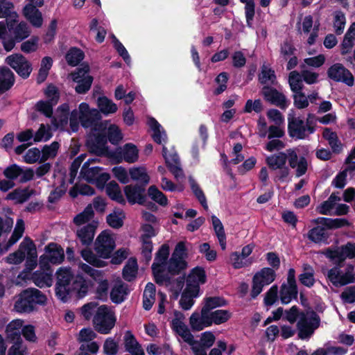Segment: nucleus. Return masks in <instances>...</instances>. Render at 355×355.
<instances>
[{
	"mask_svg": "<svg viewBox=\"0 0 355 355\" xmlns=\"http://www.w3.org/2000/svg\"><path fill=\"white\" fill-rule=\"evenodd\" d=\"M57 26L58 20L56 19H53L51 21L47 31L43 37L44 43L47 44L53 42L57 32Z\"/></svg>",
	"mask_w": 355,
	"mask_h": 355,
	"instance_id": "63",
	"label": "nucleus"
},
{
	"mask_svg": "<svg viewBox=\"0 0 355 355\" xmlns=\"http://www.w3.org/2000/svg\"><path fill=\"white\" fill-rule=\"evenodd\" d=\"M33 3L26 4L23 9L25 18L35 28H40L43 24L42 12Z\"/></svg>",
	"mask_w": 355,
	"mask_h": 355,
	"instance_id": "23",
	"label": "nucleus"
},
{
	"mask_svg": "<svg viewBox=\"0 0 355 355\" xmlns=\"http://www.w3.org/2000/svg\"><path fill=\"white\" fill-rule=\"evenodd\" d=\"M328 76L330 78L343 82L348 86H352L354 84V77L351 72L345 69L341 64H335L328 70Z\"/></svg>",
	"mask_w": 355,
	"mask_h": 355,
	"instance_id": "16",
	"label": "nucleus"
},
{
	"mask_svg": "<svg viewBox=\"0 0 355 355\" xmlns=\"http://www.w3.org/2000/svg\"><path fill=\"white\" fill-rule=\"evenodd\" d=\"M189 324L192 331H200L211 326L209 312L202 308L200 313L194 312L189 318Z\"/></svg>",
	"mask_w": 355,
	"mask_h": 355,
	"instance_id": "17",
	"label": "nucleus"
},
{
	"mask_svg": "<svg viewBox=\"0 0 355 355\" xmlns=\"http://www.w3.org/2000/svg\"><path fill=\"white\" fill-rule=\"evenodd\" d=\"M107 142L106 133L97 132L89 136L86 146L91 153L97 156L110 155Z\"/></svg>",
	"mask_w": 355,
	"mask_h": 355,
	"instance_id": "10",
	"label": "nucleus"
},
{
	"mask_svg": "<svg viewBox=\"0 0 355 355\" xmlns=\"http://www.w3.org/2000/svg\"><path fill=\"white\" fill-rule=\"evenodd\" d=\"M228 79L229 76L227 72H221L216 76V78H215V81L219 85L214 89V95L218 96L227 89V83Z\"/></svg>",
	"mask_w": 355,
	"mask_h": 355,
	"instance_id": "60",
	"label": "nucleus"
},
{
	"mask_svg": "<svg viewBox=\"0 0 355 355\" xmlns=\"http://www.w3.org/2000/svg\"><path fill=\"white\" fill-rule=\"evenodd\" d=\"M129 173L130 178L133 180L139 181L141 185L146 186L149 183L150 177L144 168L137 167L130 168Z\"/></svg>",
	"mask_w": 355,
	"mask_h": 355,
	"instance_id": "45",
	"label": "nucleus"
},
{
	"mask_svg": "<svg viewBox=\"0 0 355 355\" xmlns=\"http://www.w3.org/2000/svg\"><path fill=\"white\" fill-rule=\"evenodd\" d=\"M94 162H96V159H89L83 164L80 172L83 178L89 184H94L95 178L98 177L103 170V168L100 166L89 167L90 164Z\"/></svg>",
	"mask_w": 355,
	"mask_h": 355,
	"instance_id": "26",
	"label": "nucleus"
},
{
	"mask_svg": "<svg viewBox=\"0 0 355 355\" xmlns=\"http://www.w3.org/2000/svg\"><path fill=\"white\" fill-rule=\"evenodd\" d=\"M129 293L128 286L127 284L119 282L116 283L112 287L110 292V299L114 304H119L122 303Z\"/></svg>",
	"mask_w": 355,
	"mask_h": 355,
	"instance_id": "28",
	"label": "nucleus"
},
{
	"mask_svg": "<svg viewBox=\"0 0 355 355\" xmlns=\"http://www.w3.org/2000/svg\"><path fill=\"white\" fill-rule=\"evenodd\" d=\"M167 148L164 146L162 154L164 157L166 167L175 178L184 177V172L180 165V159L178 154L173 153L167 155Z\"/></svg>",
	"mask_w": 355,
	"mask_h": 355,
	"instance_id": "21",
	"label": "nucleus"
},
{
	"mask_svg": "<svg viewBox=\"0 0 355 355\" xmlns=\"http://www.w3.org/2000/svg\"><path fill=\"white\" fill-rule=\"evenodd\" d=\"M97 105L99 108L98 111L105 115L115 113L117 111L116 105L105 96L98 97Z\"/></svg>",
	"mask_w": 355,
	"mask_h": 355,
	"instance_id": "40",
	"label": "nucleus"
},
{
	"mask_svg": "<svg viewBox=\"0 0 355 355\" xmlns=\"http://www.w3.org/2000/svg\"><path fill=\"white\" fill-rule=\"evenodd\" d=\"M315 222L329 229H337L349 225V223L345 218H319Z\"/></svg>",
	"mask_w": 355,
	"mask_h": 355,
	"instance_id": "41",
	"label": "nucleus"
},
{
	"mask_svg": "<svg viewBox=\"0 0 355 355\" xmlns=\"http://www.w3.org/2000/svg\"><path fill=\"white\" fill-rule=\"evenodd\" d=\"M80 255L85 261L94 267L102 268L107 266L106 262L100 259L97 254H94L89 247L81 250Z\"/></svg>",
	"mask_w": 355,
	"mask_h": 355,
	"instance_id": "34",
	"label": "nucleus"
},
{
	"mask_svg": "<svg viewBox=\"0 0 355 355\" xmlns=\"http://www.w3.org/2000/svg\"><path fill=\"white\" fill-rule=\"evenodd\" d=\"M116 248V243L107 230L102 231L94 243V249L98 257L107 259L111 257Z\"/></svg>",
	"mask_w": 355,
	"mask_h": 355,
	"instance_id": "3",
	"label": "nucleus"
},
{
	"mask_svg": "<svg viewBox=\"0 0 355 355\" xmlns=\"http://www.w3.org/2000/svg\"><path fill=\"white\" fill-rule=\"evenodd\" d=\"M211 324H220L226 322L231 318V313L227 310H216L209 312Z\"/></svg>",
	"mask_w": 355,
	"mask_h": 355,
	"instance_id": "52",
	"label": "nucleus"
},
{
	"mask_svg": "<svg viewBox=\"0 0 355 355\" xmlns=\"http://www.w3.org/2000/svg\"><path fill=\"white\" fill-rule=\"evenodd\" d=\"M116 318L107 305H101L97 308L94 315L92 323L94 329L99 334H108L114 328Z\"/></svg>",
	"mask_w": 355,
	"mask_h": 355,
	"instance_id": "2",
	"label": "nucleus"
},
{
	"mask_svg": "<svg viewBox=\"0 0 355 355\" xmlns=\"http://www.w3.org/2000/svg\"><path fill=\"white\" fill-rule=\"evenodd\" d=\"M204 302L202 308L209 312L215 308L225 306L227 304L225 299L220 296L207 297L204 299Z\"/></svg>",
	"mask_w": 355,
	"mask_h": 355,
	"instance_id": "47",
	"label": "nucleus"
},
{
	"mask_svg": "<svg viewBox=\"0 0 355 355\" xmlns=\"http://www.w3.org/2000/svg\"><path fill=\"white\" fill-rule=\"evenodd\" d=\"M73 279L71 268H60L56 272L55 294L62 302L69 299V288Z\"/></svg>",
	"mask_w": 355,
	"mask_h": 355,
	"instance_id": "4",
	"label": "nucleus"
},
{
	"mask_svg": "<svg viewBox=\"0 0 355 355\" xmlns=\"http://www.w3.org/2000/svg\"><path fill=\"white\" fill-rule=\"evenodd\" d=\"M258 79L261 85H266L268 83H270L271 85H275L277 83V77L275 71L266 65L261 67V73L258 76Z\"/></svg>",
	"mask_w": 355,
	"mask_h": 355,
	"instance_id": "44",
	"label": "nucleus"
},
{
	"mask_svg": "<svg viewBox=\"0 0 355 355\" xmlns=\"http://www.w3.org/2000/svg\"><path fill=\"white\" fill-rule=\"evenodd\" d=\"M60 144L58 141H53L50 145H44L42 149V156L40 163L45 162L49 158H53L57 155Z\"/></svg>",
	"mask_w": 355,
	"mask_h": 355,
	"instance_id": "46",
	"label": "nucleus"
},
{
	"mask_svg": "<svg viewBox=\"0 0 355 355\" xmlns=\"http://www.w3.org/2000/svg\"><path fill=\"white\" fill-rule=\"evenodd\" d=\"M106 136L107 141L108 140L113 145H117L123 139L121 130L114 124L109 126Z\"/></svg>",
	"mask_w": 355,
	"mask_h": 355,
	"instance_id": "53",
	"label": "nucleus"
},
{
	"mask_svg": "<svg viewBox=\"0 0 355 355\" xmlns=\"http://www.w3.org/2000/svg\"><path fill=\"white\" fill-rule=\"evenodd\" d=\"M55 105L49 101L40 100L37 101L35 105V110L44 114L47 118L53 116V106Z\"/></svg>",
	"mask_w": 355,
	"mask_h": 355,
	"instance_id": "54",
	"label": "nucleus"
},
{
	"mask_svg": "<svg viewBox=\"0 0 355 355\" xmlns=\"http://www.w3.org/2000/svg\"><path fill=\"white\" fill-rule=\"evenodd\" d=\"M35 284L42 288L44 286H50L52 282V274L48 272L36 270L32 275Z\"/></svg>",
	"mask_w": 355,
	"mask_h": 355,
	"instance_id": "38",
	"label": "nucleus"
},
{
	"mask_svg": "<svg viewBox=\"0 0 355 355\" xmlns=\"http://www.w3.org/2000/svg\"><path fill=\"white\" fill-rule=\"evenodd\" d=\"M304 80L308 85H311V71L306 70L302 76L297 71H293L289 74L288 83L291 89L293 92H296L302 89V80Z\"/></svg>",
	"mask_w": 355,
	"mask_h": 355,
	"instance_id": "22",
	"label": "nucleus"
},
{
	"mask_svg": "<svg viewBox=\"0 0 355 355\" xmlns=\"http://www.w3.org/2000/svg\"><path fill=\"white\" fill-rule=\"evenodd\" d=\"M254 276H257L259 282L265 286H268L272 283L276 278L275 270L271 268L265 267L256 272Z\"/></svg>",
	"mask_w": 355,
	"mask_h": 355,
	"instance_id": "42",
	"label": "nucleus"
},
{
	"mask_svg": "<svg viewBox=\"0 0 355 355\" xmlns=\"http://www.w3.org/2000/svg\"><path fill=\"white\" fill-rule=\"evenodd\" d=\"M288 131L289 136L291 137L304 139L306 130L311 132V113L307 114L306 128L304 127L303 120L293 115H288Z\"/></svg>",
	"mask_w": 355,
	"mask_h": 355,
	"instance_id": "11",
	"label": "nucleus"
},
{
	"mask_svg": "<svg viewBox=\"0 0 355 355\" xmlns=\"http://www.w3.org/2000/svg\"><path fill=\"white\" fill-rule=\"evenodd\" d=\"M166 270L171 276H176L182 273L188 267L187 260L178 259L171 257L166 265Z\"/></svg>",
	"mask_w": 355,
	"mask_h": 355,
	"instance_id": "29",
	"label": "nucleus"
},
{
	"mask_svg": "<svg viewBox=\"0 0 355 355\" xmlns=\"http://www.w3.org/2000/svg\"><path fill=\"white\" fill-rule=\"evenodd\" d=\"M138 272L137 260L135 257H130L122 271V277L127 282H132L137 277Z\"/></svg>",
	"mask_w": 355,
	"mask_h": 355,
	"instance_id": "30",
	"label": "nucleus"
},
{
	"mask_svg": "<svg viewBox=\"0 0 355 355\" xmlns=\"http://www.w3.org/2000/svg\"><path fill=\"white\" fill-rule=\"evenodd\" d=\"M169 254L170 249L168 245H162L155 253L154 262L152 265H156V267H165L169 259Z\"/></svg>",
	"mask_w": 355,
	"mask_h": 355,
	"instance_id": "37",
	"label": "nucleus"
},
{
	"mask_svg": "<svg viewBox=\"0 0 355 355\" xmlns=\"http://www.w3.org/2000/svg\"><path fill=\"white\" fill-rule=\"evenodd\" d=\"M106 193L112 200L122 205H125L126 202L122 195L120 187L115 181L112 180L108 183L106 187Z\"/></svg>",
	"mask_w": 355,
	"mask_h": 355,
	"instance_id": "35",
	"label": "nucleus"
},
{
	"mask_svg": "<svg viewBox=\"0 0 355 355\" xmlns=\"http://www.w3.org/2000/svg\"><path fill=\"white\" fill-rule=\"evenodd\" d=\"M8 31L13 34V37L17 42H20L29 37L31 31L28 24L24 21L17 24L15 19L7 22Z\"/></svg>",
	"mask_w": 355,
	"mask_h": 355,
	"instance_id": "20",
	"label": "nucleus"
},
{
	"mask_svg": "<svg viewBox=\"0 0 355 355\" xmlns=\"http://www.w3.org/2000/svg\"><path fill=\"white\" fill-rule=\"evenodd\" d=\"M88 288L89 284L82 275L73 276L69 288V298L73 295L78 298H83L87 294Z\"/></svg>",
	"mask_w": 355,
	"mask_h": 355,
	"instance_id": "18",
	"label": "nucleus"
},
{
	"mask_svg": "<svg viewBox=\"0 0 355 355\" xmlns=\"http://www.w3.org/2000/svg\"><path fill=\"white\" fill-rule=\"evenodd\" d=\"M144 185L136 184L135 185L129 184L124 187V193L130 205L138 203L144 205L146 202V196L145 194Z\"/></svg>",
	"mask_w": 355,
	"mask_h": 355,
	"instance_id": "15",
	"label": "nucleus"
},
{
	"mask_svg": "<svg viewBox=\"0 0 355 355\" xmlns=\"http://www.w3.org/2000/svg\"><path fill=\"white\" fill-rule=\"evenodd\" d=\"M46 256L53 264H60L64 259L63 248L56 243H50L45 247Z\"/></svg>",
	"mask_w": 355,
	"mask_h": 355,
	"instance_id": "25",
	"label": "nucleus"
},
{
	"mask_svg": "<svg viewBox=\"0 0 355 355\" xmlns=\"http://www.w3.org/2000/svg\"><path fill=\"white\" fill-rule=\"evenodd\" d=\"M24 229V221L21 218L17 219L15 230L8 241L6 249L13 245L21 238Z\"/></svg>",
	"mask_w": 355,
	"mask_h": 355,
	"instance_id": "49",
	"label": "nucleus"
},
{
	"mask_svg": "<svg viewBox=\"0 0 355 355\" xmlns=\"http://www.w3.org/2000/svg\"><path fill=\"white\" fill-rule=\"evenodd\" d=\"M287 161V155L284 152H279L277 154L268 156L266 159V163L272 171H276L286 165Z\"/></svg>",
	"mask_w": 355,
	"mask_h": 355,
	"instance_id": "33",
	"label": "nucleus"
},
{
	"mask_svg": "<svg viewBox=\"0 0 355 355\" xmlns=\"http://www.w3.org/2000/svg\"><path fill=\"white\" fill-rule=\"evenodd\" d=\"M148 196L159 205L165 207L168 205L166 195L160 191L155 185H151L148 189Z\"/></svg>",
	"mask_w": 355,
	"mask_h": 355,
	"instance_id": "48",
	"label": "nucleus"
},
{
	"mask_svg": "<svg viewBox=\"0 0 355 355\" xmlns=\"http://www.w3.org/2000/svg\"><path fill=\"white\" fill-rule=\"evenodd\" d=\"M23 172V168L16 164H11L6 167L3 174V175L10 180H15L19 177Z\"/></svg>",
	"mask_w": 355,
	"mask_h": 355,
	"instance_id": "59",
	"label": "nucleus"
},
{
	"mask_svg": "<svg viewBox=\"0 0 355 355\" xmlns=\"http://www.w3.org/2000/svg\"><path fill=\"white\" fill-rule=\"evenodd\" d=\"M324 254L335 264L342 266L345 259H355V243L347 242L334 249H328Z\"/></svg>",
	"mask_w": 355,
	"mask_h": 355,
	"instance_id": "6",
	"label": "nucleus"
},
{
	"mask_svg": "<svg viewBox=\"0 0 355 355\" xmlns=\"http://www.w3.org/2000/svg\"><path fill=\"white\" fill-rule=\"evenodd\" d=\"M98 285L96 288V298L102 301H106L107 299L109 283L107 279H101L98 280Z\"/></svg>",
	"mask_w": 355,
	"mask_h": 355,
	"instance_id": "62",
	"label": "nucleus"
},
{
	"mask_svg": "<svg viewBox=\"0 0 355 355\" xmlns=\"http://www.w3.org/2000/svg\"><path fill=\"white\" fill-rule=\"evenodd\" d=\"M84 57L82 50L77 47H72L66 54L65 58L69 65L76 67L84 59Z\"/></svg>",
	"mask_w": 355,
	"mask_h": 355,
	"instance_id": "43",
	"label": "nucleus"
},
{
	"mask_svg": "<svg viewBox=\"0 0 355 355\" xmlns=\"http://www.w3.org/2000/svg\"><path fill=\"white\" fill-rule=\"evenodd\" d=\"M242 3H245V15L247 26L250 27L252 21L255 15V3L254 0H239Z\"/></svg>",
	"mask_w": 355,
	"mask_h": 355,
	"instance_id": "55",
	"label": "nucleus"
},
{
	"mask_svg": "<svg viewBox=\"0 0 355 355\" xmlns=\"http://www.w3.org/2000/svg\"><path fill=\"white\" fill-rule=\"evenodd\" d=\"M5 62L24 80L28 78L33 71L31 62L21 53H13L8 55Z\"/></svg>",
	"mask_w": 355,
	"mask_h": 355,
	"instance_id": "5",
	"label": "nucleus"
},
{
	"mask_svg": "<svg viewBox=\"0 0 355 355\" xmlns=\"http://www.w3.org/2000/svg\"><path fill=\"white\" fill-rule=\"evenodd\" d=\"M88 65L79 67L77 71L71 73L72 80L76 83L75 91L77 94H85L91 88L94 80L93 76L89 75Z\"/></svg>",
	"mask_w": 355,
	"mask_h": 355,
	"instance_id": "8",
	"label": "nucleus"
},
{
	"mask_svg": "<svg viewBox=\"0 0 355 355\" xmlns=\"http://www.w3.org/2000/svg\"><path fill=\"white\" fill-rule=\"evenodd\" d=\"M26 252L24 248H21V244L19 249L13 253L10 254L6 258V261L9 264H19L21 263L26 257Z\"/></svg>",
	"mask_w": 355,
	"mask_h": 355,
	"instance_id": "61",
	"label": "nucleus"
},
{
	"mask_svg": "<svg viewBox=\"0 0 355 355\" xmlns=\"http://www.w3.org/2000/svg\"><path fill=\"white\" fill-rule=\"evenodd\" d=\"M110 156L116 159V163H121L124 159L128 163H135L139 158V150L137 146L132 144H125L121 150L110 153Z\"/></svg>",
	"mask_w": 355,
	"mask_h": 355,
	"instance_id": "14",
	"label": "nucleus"
},
{
	"mask_svg": "<svg viewBox=\"0 0 355 355\" xmlns=\"http://www.w3.org/2000/svg\"><path fill=\"white\" fill-rule=\"evenodd\" d=\"M191 189L196 196V198L198 199L202 207L205 209H208V205L207 202V199L205 197V195L203 192V191L201 189L200 186L198 183H196L193 180L191 181Z\"/></svg>",
	"mask_w": 355,
	"mask_h": 355,
	"instance_id": "58",
	"label": "nucleus"
},
{
	"mask_svg": "<svg viewBox=\"0 0 355 355\" xmlns=\"http://www.w3.org/2000/svg\"><path fill=\"white\" fill-rule=\"evenodd\" d=\"M96 228V225L87 223L76 230V239L83 246L89 247L92 244Z\"/></svg>",
	"mask_w": 355,
	"mask_h": 355,
	"instance_id": "19",
	"label": "nucleus"
},
{
	"mask_svg": "<svg viewBox=\"0 0 355 355\" xmlns=\"http://www.w3.org/2000/svg\"><path fill=\"white\" fill-rule=\"evenodd\" d=\"M156 265H152L151 269L155 282L159 286L166 284L168 286L172 284V276L170 274L164 273V267H156Z\"/></svg>",
	"mask_w": 355,
	"mask_h": 355,
	"instance_id": "32",
	"label": "nucleus"
},
{
	"mask_svg": "<svg viewBox=\"0 0 355 355\" xmlns=\"http://www.w3.org/2000/svg\"><path fill=\"white\" fill-rule=\"evenodd\" d=\"M124 218L125 215L123 211H119V214L114 211L107 216L106 222L110 227L114 229H119L123 225Z\"/></svg>",
	"mask_w": 355,
	"mask_h": 355,
	"instance_id": "51",
	"label": "nucleus"
},
{
	"mask_svg": "<svg viewBox=\"0 0 355 355\" xmlns=\"http://www.w3.org/2000/svg\"><path fill=\"white\" fill-rule=\"evenodd\" d=\"M261 94L266 101L280 107L282 110H285L288 106L285 95L271 86L264 85L261 89Z\"/></svg>",
	"mask_w": 355,
	"mask_h": 355,
	"instance_id": "13",
	"label": "nucleus"
},
{
	"mask_svg": "<svg viewBox=\"0 0 355 355\" xmlns=\"http://www.w3.org/2000/svg\"><path fill=\"white\" fill-rule=\"evenodd\" d=\"M123 340L126 352L132 355H145L141 345L137 342L135 336L130 331H127L125 333Z\"/></svg>",
	"mask_w": 355,
	"mask_h": 355,
	"instance_id": "27",
	"label": "nucleus"
},
{
	"mask_svg": "<svg viewBox=\"0 0 355 355\" xmlns=\"http://www.w3.org/2000/svg\"><path fill=\"white\" fill-rule=\"evenodd\" d=\"M187 279L190 282H198L199 284H204L207 282V275L205 269L200 266H196L192 268Z\"/></svg>",
	"mask_w": 355,
	"mask_h": 355,
	"instance_id": "50",
	"label": "nucleus"
},
{
	"mask_svg": "<svg viewBox=\"0 0 355 355\" xmlns=\"http://www.w3.org/2000/svg\"><path fill=\"white\" fill-rule=\"evenodd\" d=\"M346 24V19L345 14L341 11H336L334 13L333 25L335 32L338 35L343 33Z\"/></svg>",
	"mask_w": 355,
	"mask_h": 355,
	"instance_id": "56",
	"label": "nucleus"
},
{
	"mask_svg": "<svg viewBox=\"0 0 355 355\" xmlns=\"http://www.w3.org/2000/svg\"><path fill=\"white\" fill-rule=\"evenodd\" d=\"M15 76L8 67H0V96L9 91L15 85Z\"/></svg>",
	"mask_w": 355,
	"mask_h": 355,
	"instance_id": "24",
	"label": "nucleus"
},
{
	"mask_svg": "<svg viewBox=\"0 0 355 355\" xmlns=\"http://www.w3.org/2000/svg\"><path fill=\"white\" fill-rule=\"evenodd\" d=\"M296 29L300 34H308L311 32V15H306L303 18L301 14L298 17V21L296 24Z\"/></svg>",
	"mask_w": 355,
	"mask_h": 355,
	"instance_id": "57",
	"label": "nucleus"
},
{
	"mask_svg": "<svg viewBox=\"0 0 355 355\" xmlns=\"http://www.w3.org/2000/svg\"><path fill=\"white\" fill-rule=\"evenodd\" d=\"M78 109L80 110L79 121L85 128L92 127L94 122L101 121L102 119L101 112L97 109H91L87 103H81Z\"/></svg>",
	"mask_w": 355,
	"mask_h": 355,
	"instance_id": "12",
	"label": "nucleus"
},
{
	"mask_svg": "<svg viewBox=\"0 0 355 355\" xmlns=\"http://www.w3.org/2000/svg\"><path fill=\"white\" fill-rule=\"evenodd\" d=\"M34 193V190H29L28 187L24 189L17 188L9 193L6 197V200H17L19 204H22L27 201L30 197Z\"/></svg>",
	"mask_w": 355,
	"mask_h": 355,
	"instance_id": "31",
	"label": "nucleus"
},
{
	"mask_svg": "<svg viewBox=\"0 0 355 355\" xmlns=\"http://www.w3.org/2000/svg\"><path fill=\"white\" fill-rule=\"evenodd\" d=\"M337 266L329 270L327 275L329 279L335 286H343L354 282V266L352 264L347 265L345 272L340 269V266Z\"/></svg>",
	"mask_w": 355,
	"mask_h": 355,
	"instance_id": "7",
	"label": "nucleus"
},
{
	"mask_svg": "<svg viewBox=\"0 0 355 355\" xmlns=\"http://www.w3.org/2000/svg\"><path fill=\"white\" fill-rule=\"evenodd\" d=\"M21 248L26 250L28 257L25 263V268L18 275L19 278L25 279L26 274H29L37 266V250L33 240L26 236L21 243Z\"/></svg>",
	"mask_w": 355,
	"mask_h": 355,
	"instance_id": "9",
	"label": "nucleus"
},
{
	"mask_svg": "<svg viewBox=\"0 0 355 355\" xmlns=\"http://www.w3.org/2000/svg\"><path fill=\"white\" fill-rule=\"evenodd\" d=\"M297 287L289 286L283 284L280 289V300L282 303L287 304L290 303L293 299H297Z\"/></svg>",
	"mask_w": 355,
	"mask_h": 355,
	"instance_id": "39",
	"label": "nucleus"
},
{
	"mask_svg": "<svg viewBox=\"0 0 355 355\" xmlns=\"http://www.w3.org/2000/svg\"><path fill=\"white\" fill-rule=\"evenodd\" d=\"M39 37L32 36L31 39L24 42L21 44V50L25 53H30L37 51L38 47Z\"/></svg>",
	"mask_w": 355,
	"mask_h": 355,
	"instance_id": "64",
	"label": "nucleus"
},
{
	"mask_svg": "<svg viewBox=\"0 0 355 355\" xmlns=\"http://www.w3.org/2000/svg\"><path fill=\"white\" fill-rule=\"evenodd\" d=\"M299 338L304 340L311 336V317H306L304 313L297 323Z\"/></svg>",
	"mask_w": 355,
	"mask_h": 355,
	"instance_id": "36",
	"label": "nucleus"
},
{
	"mask_svg": "<svg viewBox=\"0 0 355 355\" xmlns=\"http://www.w3.org/2000/svg\"><path fill=\"white\" fill-rule=\"evenodd\" d=\"M46 296L40 290L28 288L23 290L15 303V309L19 313H31L36 309L37 305H44L46 302Z\"/></svg>",
	"mask_w": 355,
	"mask_h": 355,
	"instance_id": "1",
	"label": "nucleus"
}]
</instances>
